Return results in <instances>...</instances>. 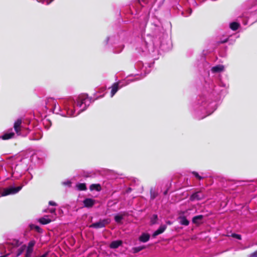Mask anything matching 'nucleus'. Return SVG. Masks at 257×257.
Listing matches in <instances>:
<instances>
[{
    "label": "nucleus",
    "mask_w": 257,
    "mask_h": 257,
    "mask_svg": "<svg viewBox=\"0 0 257 257\" xmlns=\"http://www.w3.org/2000/svg\"><path fill=\"white\" fill-rule=\"evenodd\" d=\"M91 103V99L86 94H82L76 99H68L63 102L64 110H62L57 101L53 98L47 99L46 107L53 110V112L63 116H76L85 110Z\"/></svg>",
    "instance_id": "1"
},
{
    "label": "nucleus",
    "mask_w": 257,
    "mask_h": 257,
    "mask_svg": "<svg viewBox=\"0 0 257 257\" xmlns=\"http://www.w3.org/2000/svg\"><path fill=\"white\" fill-rule=\"evenodd\" d=\"M22 120L21 119H18L15 122L14 127V130L18 136H25L29 133V130L26 129L25 130L26 133L24 134L23 131L24 130V128L22 126Z\"/></svg>",
    "instance_id": "2"
},
{
    "label": "nucleus",
    "mask_w": 257,
    "mask_h": 257,
    "mask_svg": "<svg viewBox=\"0 0 257 257\" xmlns=\"http://www.w3.org/2000/svg\"><path fill=\"white\" fill-rule=\"evenodd\" d=\"M22 188V186H18L17 187H10L5 189L2 192V195L3 196L10 194H14L20 191Z\"/></svg>",
    "instance_id": "3"
},
{
    "label": "nucleus",
    "mask_w": 257,
    "mask_h": 257,
    "mask_svg": "<svg viewBox=\"0 0 257 257\" xmlns=\"http://www.w3.org/2000/svg\"><path fill=\"white\" fill-rule=\"evenodd\" d=\"M36 244V241L35 240H31L28 243V245L26 246V248L25 250L26 253H25V257H31L32 253L34 251V246Z\"/></svg>",
    "instance_id": "4"
},
{
    "label": "nucleus",
    "mask_w": 257,
    "mask_h": 257,
    "mask_svg": "<svg viewBox=\"0 0 257 257\" xmlns=\"http://www.w3.org/2000/svg\"><path fill=\"white\" fill-rule=\"evenodd\" d=\"M109 221L108 219L100 220L98 222L92 223L90 225V227L94 228H100L105 226V225L108 224Z\"/></svg>",
    "instance_id": "5"
},
{
    "label": "nucleus",
    "mask_w": 257,
    "mask_h": 257,
    "mask_svg": "<svg viewBox=\"0 0 257 257\" xmlns=\"http://www.w3.org/2000/svg\"><path fill=\"white\" fill-rule=\"evenodd\" d=\"M15 135V133L13 132V129L11 128L5 132L4 134L0 137V138L4 140H7L14 138Z\"/></svg>",
    "instance_id": "6"
},
{
    "label": "nucleus",
    "mask_w": 257,
    "mask_h": 257,
    "mask_svg": "<svg viewBox=\"0 0 257 257\" xmlns=\"http://www.w3.org/2000/svg\"><path fill=\"white\" fill-rule=\"evenodd\" d=\"M204 198V194L201 192H197L193 194L190 198L191 201L200 200Z\"/></svg>",
    "instance_id": "7"
},
{
    "label": "nucleus",
    "mask_w": 257,
    "mask_h": 257,
    "mask_svg": "<svg viewBox=\"0 0 257 257\" xmlns=\"http://www.w3.org/2000/svg\"><path fill=\"white\" fill-rule=\"evenodd\" d=\"M167 228V226L166 225H162L159 228L156 230L153 234L152 236L153 237H155L157 235L162 233L164 232Z\"/></svg>",
    "instance_id": "8"
},
{
    "label": "nucleus",
    "mask_w": 257,
    "mask_h": 257,
    "mask_svg": "<svg viewBox=\"0 0 257 257\" xmlns=\"http://www.w3.org/2000/svg\"><path fill=\"white\" fill-rule=\"evenodd\" d=\"M122 244V241L120 240H114L110 243L109 246L111 249H116L121 246Z\"/></svg>",
    "instance_id": "9"
},
{
    "label": "nucleus",
    "mask_w": 257,
    "mask_h": 257,
    "mask_svg": "<svg viewBox=\"0 0 257 257\" xmlns=\"http://www.w3.org/2000/svg\"><path fill=\"white\" fill-rule=\"evenodd\" d=\"M95 201L91 198H86L83 200V204L86 207H91L95 204Z\"/></svg>",
    "instance_id": "10"
},
{
    "label": "nucleus",
    "mask_w": 257,
    "mask_h": 257,
    "mask_svg": "<svg viewBox=\"0 0 257 257\" xmlns=\"http://www.w3.org/2000/svg\"><path fill=\"white\" fill-rule=\"evenodd\" d=\"M122 86V85L120 87L118 86V83H114L111 86V97H113L116 93L118 90Z\"/></svg>",
    "instance_id": "11"
},
{
    "label": "nucleus",
    "mask_w": 257,
    "mask_h": 257,
    "mask_svg": "<svg viewBox=\"0 0 257 257\" xmlns=\"http://www.w3.org/2000/svg\"><path fill=\"white\" fill-rule=\"evenodd\" d=\"M142 65V68H141V74H142L143 73H144L143 77H144L147 74L149 73L150 72V67H149L148 69H147V67H144L143 64L141 62H140L137 64V66H141Z\"/></svg>",
    "instance_id": "12"
},
{
    "label": "nucleus",
    "mask_w": 257,
    "mask_h": 257,
    "mask_svg": "<svg viewBox=\"0 0 257 257\" xmlns=\"http://www.w3.org/2000/svg\"><path fill=\"white\" fill-rule=\"evenodd\" d=\"M150 236L147 233H143L139 237V240L143 242H147L150 239Z\"/></svg>",
    "instance_id": "13"
},
{
    "label": "nucleus",
    "mask_w": 257,
    "mask_h": 257,
    "mask_svg": "<svg viewBox=\"0 0 257 257\" xmlns=\"http://www.w3.org/2000/svg\"><path fill=\"white\" fill-rule=\"evenodd\" d=\"M203 217L202 215L194 216L192 218L193 223L196 224H199L201 222Z\"/></svg>",
    "instance_id": "14"
},
{
    "label": "nucleus",
    "mask_w": 257,
    "mask_h": 257,
    "mask_svg": "<svg viewBox=\"0 0 257 257\" xmlns=\"http://www.w3.org/2000/svg\"><path fill=\"white\" fill-rule=\"evenodd\" d=\"M224 66L221 65H218L215 66L211 68V71L213 73L220 72L223 70Z\"/></svg>",
    "instance_id": "15"
},
{
    "label": "nucleus",
    "mask_w": 257,
    "mask_h": 257,
    "mask_svg": "<svg viewBox=\"0 0 257 257\" xmlns=\"http://www.w3.org/2000/svg\"><path fill=\"white\" fill-rule=\"evenodd\" d=\"M180 223L182 225H184L185 226H187L189 224V221L185 217H179Z\"/></svg>",
    "instance_id": "16"
},
{
    "label": "nucleus",
    "mask_w": 257,
    "mask_h": 257,
    "mask_svg": "<svg viewBox=\"0 0 257 257\" xmlns=\"http://www.w3.org/2000/svg\"><path fill=\"white\" fill-rule=\"evenodd\" d=\"M239 26V23L235 22L231 23L229 25L230 28L233 31L237 30Z\"/></svg>",
    "instance_id": "17"
},
{
    "label": "nucleus",
    "mask_w": 257,
    "mask_h": 257,
    "mask_svg": "<svg viewBox=\"0 0 257 257\" xmlns=\"http://www.w3.org/2000/svg\"><path fill=\"white\" fill-rule=\"evenodd\" d=\"M90 189L91 190H96L97 191H99L101 190V186L99 184H92L90 186Z\"/></svg>",
    "instance_id": "18"
},
{
    "label": "nucleus",
    "mask_w": 257,
    "mask_h": 257,
    "mask_svg": "<svg viewBox=\"0 0 257 257\" xmlns=\"http://www.w3.org/2000/svg\"><path fill=\"white\" fill-rule=\"evenodd\" d=\"M51 220L48 217H42L39 219V222L43 224H46L50 223Z\"/></svg>",
    "instance_id": "19"
},
{
    "label": "nucleus",
    "mask_w": 257,
    "mask_h": 257,
    "mask_svg": "<svg viewBox=\"0 0 257 257\" xmlns=\"http://www.w3.org/2000/svg\"><path fill=\"white\" fill-rule=\"evenodd\" d=\"M26 245L25 244H24L22 245L20 248H19L17 250V255L19 256L21 255L26 249Z\"/></svg>",
    "instance_id": "20"
},
{
    "label": "nucleus",
    "mask_w": 257,
    "mask_h": 257,
    "mask_svg": "<svg viewBox=\"0 0 257 257\" xmlns=\"http://www.w3.org/2000/svg\"><path fill=\"white\" fill-rule=\"evenodd\" d=\"M76 187L79 190L82 191L86 189V187L84 183H79L77 184Z\"/></svg>",
    "instance_id": "21"
},
{
    "label": "nucleus",
    "mask_w": 257,
    "mask_h": 257,
    "mask_svg": "<svg viewBox=\"0 0 257 257\" xmlns=\"http://www.w3.org/2000/svg\"><path fill=\"white\" fill-rule=\"evenodd\" d=\"M158 216L156 214H154L151 218V223L152 224H155L157 223Z\"/></svg>",
    "instance_id": "22"
},
{
    "label": "nucleus",
    "mask_w": 257,
    "mask_h": 257,
    "mask_svg": "<svg viewBox=\"0 0 257 257\" xmlns=\"http://www.w3.org/2000/svg\"><path fill=\"white\" fill-rule=\"evenodd\" d=\"M145 248V246L144 245L139 246L133 247V250L134 252L136 253V252H138L140 251L143 250Z\"/></svg>",
    "instance_id": "23"
},
{
    "label": "nucleus",
    "mask_w": 257,
    "mask_h": 257,
    "mask_svg": "<svg viewBox=\"0 0 257 257\" xmlns=\"http://www.w3.org/2000/svg\"><path fill=\"white\" fill-rule=\"evenodd\" d=\"M122 219L123 216L122 215H116L114 216V220L118 223H121Z\"/></svg>",
    "instance_id": "24"
},
{
    "label": "nucleus",
    "mask_w": 257,
    "mask_h": 257,
    "mask_svg": "<svg viewBox=\"0 0 257 257\" xmlns=\"http://www.w3.org/2000/svg\"><path fill=\"white\" fill-rule=\"evenodd\" d=\"M192 174L195 176V177L196 178H197V179H198L199 180H201L203 178V177H201V176H200L198 173L196 172H192Z\"/></svg>",
    "instance_id": "25"
},
{
    "label": "nucleus",
    "mask_w": 257,
    "mask_h": 257,
    "mask_svg": "<svg viewBox=\"0 0 257 257\" xmlns=\"http://www.w3.org/2000/svg\"><path fill=\"white\" fill-rule=\"evenodd\" d=\"M231 236L236 238L238 239L241 240V236L240 234H236V233H232L231 234Z\"/></svg>",
    "instance_id": "26"
},
{
    "label": "nucleus",
    "mask_w": 257,
    "mask_h": 257,
    "mask_svg": "<svg viewBox=\"0 0 257 257\" xmlns=\"http://www.w3.org/2000/svg\"><path fill=\"white\" fill-rule=\"evenodd\" d=\"M249 257H257V250L254 252L250 254Z\"/></svg>",
    "instance_id": "27"
},
{
    "label": "nucleus",
    "mask_w": 257,
    "mask_h": 257,
    "mask_svg": "<svg viewBox=\"0 0 257 257\" xmlns=\"http://www.w3.org/2000/svg\"><path fill=\"white\" fill-rule=\"evenodd\" d=\"M139 2L141 5H142V3L144 4H146L148 3V0H139Z\"/></svg>",
    "instance_id": "28"
},
{
    "label": "nucleus",
    "mask_w": 257,
    "mask_h": 257,
    "mask_svg": "<svg viewBox=\"0 0 257 257\" xmlns=\"http://www.w3.org/2000/svg\"><path fill=\"white\" fill-rule=\"evenodd\" d=\"M62 184L64 185H67V186H70V184H71V182L69 181H65V182H63L62 183Z\"/></svg>",
    "instance_id": "29"
},
{
    "label": "nucleus",
    "mask_w": 257,
    "mask_h": 257,
    "mask_svg": "<svg viewBox=\"0 0 257 257\" xmlns=\"http://www.w3.org/2000/svg\"><path fill=\"white\" fill-rule=\"evenodd\" d=\"M49 204L50 205H52V206H56L57 205V204L53 201H49Z\"/></svg>",
    "instance_id": "30"
},
{
    "label": "nucleus",
    "mask_w": 257,
    "mask_h": 257,
    "mask_svg": "<svg viewBox=\"0 0 257 257\" xmlns=\"http://www.w3.org/2000/svg\"><path fill=\"white\" fill-rule=\"evenodd\" d=\"M49 212L51 213H54L55 212V208H51L49 209Z\"/></svg>",
    "instance_id": "31"
},
{
    "label": "nucleus",
    "mask_w": 257,
    "mask_h": 257,
    "mask_svg": "<svg viewBox=\"0 0 257 257\" xmlns=\"http://www.w3.org/2000/svg\"><path fill=\"white\" fill-rule=\"evenodd\" d=\"M8 246V244H3V245H1L0 246V249H2V248H6V247Z\"/></svg>",
    "instance_id": "32"
},
{
    "label": "nucleus",
    "mask_w": 257,
    "mask_h": 257,
    "mask_svg": "<svg viewBox=\"0 0 257 257\" xmlns=\"http://www.w3.org/2000/svg\"><path fill=\"white\" fill-rule=\"evenodd\" d=\"M188 12H189V15H190L191 14L192 11H191V10L190 9L188 10Z\"/></svg>",
    "instance_id": "33"
},
{
    "label": "nucleus",
    "mask_w": 257,
    "mask_h": 257,
    "mask_svg": "<svg viewBox=\"0 0 257 257\" xmlns=\"http://www.w3.org/2000/svg\"><path fill=\"white\" fill-rule=\"evenodd\" d=\"M155 195H152V194H151V198H152V199H154V198H155Z\"/></svg>",
    "instance_id": "34"
},
{
    "label": "nucleus",
    "mask_w": 257,
    "mask_h": 257,
    "mask_svg": "<svg viewBox=\"0 0 257 257\" xmlns=\"http://www.w3.org/2000/svg\"><path fill=\"white\" fill-rule=\"evenodd\" d=\"M9 254V253H7L6 255H3V256H1L0 257H6V256H7Z\"/></svg>",
    "instance_id": "35"
},
{
    "label": "nucleus",
    "mask_w": 257,
    "mask_h": 257,
    "mask_svg": "<svg viewBox=\"0 0 257 257\" xmlns=\"http://www.w3.org/2000/svg\"><path fill=\"white\" fill-rule=\"evenodd\" d=\"M38 2H42V3H44V2L42 1V0H37Z\"/></svg>",
    "instance_id": "36"
},
{
    "label": "nucleus",
    "mask_w": 257,
    "mask_h": 257,
    "mask_svg": "<svg viewBox=\"0 0 257 257\" xmlns=\"http://www.w3.org/2000/svg\"><path fill=\"white\" fill-rule=\"evenodd\" d=\"M244 25L247 24V21H244L243 22Z\"/></svg>",
    "instance_id": "37"
},
{
    "label": "nucleus",
    "mask_w": 257,
    "mask_h": 257,
    "mask_svg": "<svg viewBox=\"0 0 257 257\" xmlns=\"http://www.w3.org/2000/svg\"><path fill=\"white\" fill-rule=\"evenodd\" d=\"M51 2H51H48V1H47V5L49 4Z\"/></svg>",
    "instance_id": "38"
},
{
    "label": "nucleus",
    "mask_w": 257,
    "mask_h": 257,
    "mask_svg": "<svg viewBox=\"0 0 257 257\" xmlns=\"http://www.w3.org/2000/svg\"><path fill=\"white\" fill-rule=\"evenodd\" d=\"M252 245H249V246H248V247H249L250 246H251ZM247 248V247H245L244 248L245 249V248Z\"/></svg>",
    "instance_id": "39"
},
{
    "label": "nucleus",
    "mask_w": 257,
    "mask_h": 257,
    "mask_svg": "<svg viewBox=\"0 0 257 257\" xmlns=\"http://www.w3.org/2000/svg\"><path fill=\"white\" fill-rule=\"evenodd\" d=\"M167 223L169 224H171V223L170 221H168Z\"/></svg>",
    "instance_id": "40"
},
{
    "label": "nucleus",
    "mask_w": 257,
    "mask_h": 257,
    "mask_svg": "<svg viewBox=\"0 0 257 257\" xmlns=\"http://www.w3.org/2000/svg\"><path fill=\"white\" fill-rule=\"evenodd\" d=\"M122 48H121L119 51H117V52H117V53H119V52H120L122 50Z\"/></svg>",
    "instance_id": "41"
},
{
    "label": "nucleus",
    "mask_w": 257,
    "mask_h": 257,
    "mask_svg": "<svg viewBox=\"0 0 257 257\" xmlns=\"http://www.w3.org/2000/svg\"><path fill=\"white\" fill-rule=\"evenodd\" d=\"M255 1H256L255 5H257V0H255Z\"/></svg>",
    "instance_id": "42"
},
{
    "label": "nucleus",
    "mask_w": 257,
    "mask_h": 257,
    "mask_svg": "<svg viewBox=\"0 0 257 257\" xmlns=\"http://www.w3.org/2000/svg\"><path fill=\"white\" fill-rule=\"evenodd\" d=\"M205 116H203V117H202V118H204V117H205Z\"/></svg>",
    "instance_id": "43"
}]
</instances>
